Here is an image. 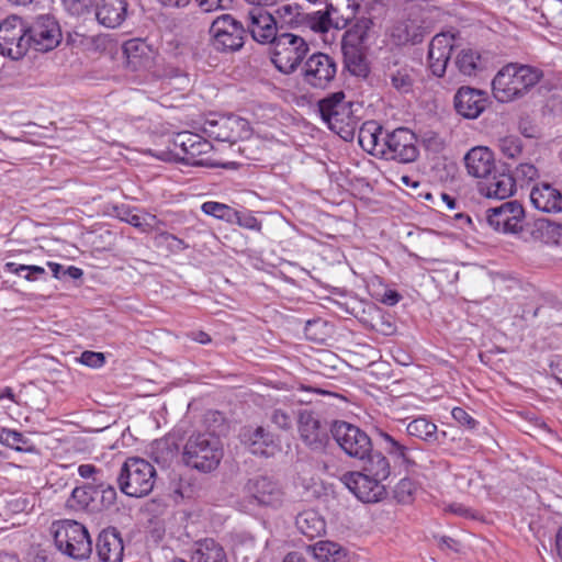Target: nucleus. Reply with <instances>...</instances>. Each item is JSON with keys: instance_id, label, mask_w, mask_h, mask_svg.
<instances>
[{"instance_id": "nucleus-1", "label": "nucleus", "mask_w": 562, "mask_h": 562, "mask_svg": "<svg viewBox=\"0 0 562 562\" xmlns=\"http://www.w3.org/2000/svg\"><path fill=\"white\" fill-rule=\"evenodd\" d=\"M358 140L363 150L385 160L409 164L419 155L416 135L406 127L386 132L376 122L369 121L361 126Z\"/></svg>"}, {"instance_id": "nucleus-2", "label": "nucleus", "mask_w": 562, "mask_h": 562, "mask_svg": "<svg viewBox=\"0 0 562 562\" xmlns=\"http://www.w3.org/2000/svg\"><path fill=\"white\" fill-rule=\"evenodd\" d=\"M543 77L541 69L529 66L508 64L494 77L492 89L499 102H510L524 97Z\"/></svg>"}, {"instance_id": "nucleus-3", "label": "nucleus", "mask_w": 562, "mask_h": 562, "mask_svg": "<svg viewBox=\"0 0 562 562\" xmlns=\"http://www.w3.org/2000/svg\"><path fill=\"white\" fill-rule=\"evenodd\" d=\"M222 458L221 440L211 432L192 434L183 447L182 459L186 465L201 472L216 469Z\"/></svg>"}, {"instance_id": "nucleus-4", "label": "nucleus", "mask_w": 562, "mask_h": 562, "mask_svg": "<svg viewBox=\"0 0 562 562\" xmlns=\"http://www.w3.org/2000/svg\"><path fill=\"white\" fill-rule=\"evenodd\" d=\"M54 543L63 554L82 560L92 552V541L87 528L72 519L56 520L50 526Z\"/></svg>"}, {"instance_id": "nucleus-5", "label": "nucleus", "mask_w": 562, "mask_h": 562, "mask_svg": "<svg viewBox=\"0 0 562 562\" xmlns=\"http://www.w3.org/2000/svg\"><path fill=\"white\" fill-rule=\"evenodd\" d=\"M318 109L323 121L328 127L338 134L344 140H352L358 120L353 115L352 104L346 101L342 91L331 93L318 102Z\"/></svg>"}, {"instance_id": "nucleus-6", "label": "nucleus", "mask_w": 562, "mask_h": 562, "mask_svg": "<svg viewBox=\"0 0 562 562\" xmlns=\"http://www.w3.org/2000/svg\"><path fill=\"white\" fill-rule=\"evenodd\" d=\"M424 10L416 4L406 5L393 20L387 35L396 46L416 45L429 34Z\"/></svg>"}, {"instance_id": "nucleus-7", "label": "nucleus", "mask_w": 562, "mask_h": 562, "mask_svg": "<svg viewBox=\"0 0 562 562\" xmlns=\"http://www.w3.org/2000/svg\"><path fill=\"white\" fill-rule=\"evenodd\" d=\"M156 482V470L145 459L128 458L122 465L117 477L120 490L131 497L148 495Z\"/></svg>"}, {"instance_id": "nucleus-8", "label": "nucleus", "mask_w": 562, "mask_h": 562, "mask_svg": "<svg viewBox=\"0 0 562 562\" xmlns=\"http://www.w3.org/2000/svg\"><path fill=\"white\" fill-rule=\"evenodd\" d=\"M272 46V63L284 74L296 70L310 50L305 38L293 33L279 34Z\"/></svg>"}, {"instance_id": "nucleus-9", "label": "nucleus", "mask_w": 562, "mask_h": 562, "mask_svg": "<svg viewBox=\"0 0 562 562\" xmlns=\"http://www.w3.org/2000/svg\"><path fill=\"white\" fill-rule=\"evenodd\" d=\"M244 493L250 504L272 509L280 508L285 498L282 484L267 474H258L248 479L244 486Z\"/></svg>"}, {"instance_id": "nucleus-10", "label": "nucleus", "mask_w": 562, "mask_h": 562, "mask_svg": "<svg viewBox=\"0 0 562 562\" xmlns=\"http://www.w3.org/2000/svg\"><path fill=\"white\" fill-rule=\"evenodd\" d=\"M213 45L221 52H236L244 46L246 29L231 14L218 15L211 24Z\"/></svg>"}, {"instance_id": "nucleus-11", "label": "nucleus", "mask_w": 562, "mask_h": 562, "mask_svg": "<svg viewBox=\"0 0 562 562\" xmlns=\"http://www.w3.org/2000/svg\"><path fill=\"white\" fill-rule=\"evenodd\" d=\"M331 434L338 446L351 458L364 460L372 450L368 434L347 422H335Z\"/></svg>"}, {"instance_id": "nucleus-12", "label": "nucleus", "mask_w": 562, "mask_h": 562, "mask_svg": "<svg viewBox=\"0 0 562 562\" xmlns=\"http://www.w3.org/2000/svg\"><path fill=\"white\" fill-rule=\"evenodd\" d=\"M30 48L26 26L19 16H9L0 24V54L13 60L21 59Z\"/></svg>"}, {"instance_id": "nucleus-13", "label": "nucleus", "mask_w": 562, "mask_h": 562, "mask_svg": "<svg viewBox=\"0 0 562 562\" xmlns=\"http://www.w3.org/2000/svg\"><path fill=\"white\" fill-rule=\"evenodd\" d=\"M337 64L324 53L312 54L302 66L303 81L312 88L326 89L335 79Z\"/></svg>"}, {"instance_id": "nucleus-14", "label": "nucleus", "mask_w": 562, "mask_h": 562, "mask_svg": "<svg viewBox=\"0 0 562 562\" xmlns=\"http://www.w3.org/2000/svg\"><path fill=\"white\" fill-rule=\"evenodd\" d=\"M486 222L496 232L518 233L522 229L525 210L517 201H508L486 210Z\"/></svg>"}, {"instance_id": "nucleus-15", "label": "nucleus", "mask_w": 562, "mask_h": 562, "mask_svg": "<svg viewBox=\"0 0 562 562\" xmlns=\"http://www.w3.org/2000/svg\"><path fill=\"white\" fill-rule=\"evenodd\" d=\"M246 32L251 38L262 45L273 44L279 36L274 16L263 8H251L244 15Z\"/></svg>"}, {"instance_id": "nucleus-16", "label": "nucleus", "mask_w": 562, "mask_h": 562, "mask_svg": "<svg viewBox=\"0 0 562 562\" xmlns=\"http://www.w3.org/2000/svg\"><path fill=\"white\" fill-rule=\"evenodd\" d=\"M30 47L37 52L54 49L61 41V32L57 21L49 15L38 16L30 27H26Z\"/></svg>"}, {"instance_id": "nucleus-17", "label": "nucleus", "mask_w": 562, "mask_h": 562, "mask_svg": "<svg viewBox=\"0 0 562 562\" xmlns=\"http://www.w3.org/2000/svg\"><path fill=\"white\" fill-rule=\"evenodd\" d=\"M341 481L363 503L380 502L386 494L383 481L358 471L345 473Z\"/></svg>"}, {"instance_id": "nucleus-18", "label": "nucleus", "mask_w": 562, "mask_h": 562, "mask_svg": "<svg viewBox=\"0 0 562 562\" xmlns=\"http://www.w3.org/2000/svg\"><path fill=\"white\" fill-rule=\"evenodd\" d=\"M177 157L187 165L203 166V155L212 150V145L202 136L191 133H178L172 140Z\"/></svg>"}, {"instance_id": "nucleus-19", "label": "nucleus", "mask_w": 562, "mask_h": 562, "mask_svg": "<svg viewBox=\"0 0 562 562\" xmlns=\"http://www.w3.org/2000/svg\"><path fill=\"white\" fill-rule=\"evenodd\" d=\"M204 132L216 140L235 143L248 133V122L237 115H222L207 119Z\"/></svg>"}, {"instance_id": "nucleus-20", "label": "nucleus", "mask_w": 562, "mask_h": 562, "mask_svg": "<svg viewBox=\"0 0 562 562\" xmlns=\"http://www.w3.org/2000/svg\"><path fill=\"white\" fill-rule=\"evenodd\" d=\"M456 36L446 32L432 37L428 47V67L432 75L442 77L446 74L447 65L454 48Z\"/></svg>"}, {"instance_id": "nucleus-21", "label": "nucleus", "mask_w": 562, "mask_h": 562, "mask_svg": "<svg viewBox=\"0 0 562 562\" xmlns=\"http://www.w3.org/2000/svg\"><path fill=\"white\" fill-rule=\"evenodd\" d=\"M241 441L252 454L265 458L273 457L281 450L279 439L262 426L245 429Z\"/></svg>"}, {"instance_id": "nucleus-22", "label": "nucleus", "mask_w": 562, "mask_h": 562, "mask_svg": "<svg viewBox=\"0 0 562 562\" xmlns=\"http://www.w3.org/2000/svg\"><path fill=\"white\" fill-rule=\"evenodd\" d=\"M453 103L460 115L467 119H476L487 105V94L475 88L461 87L454 94Z\"/></svg>"}, {"instance_id": "nucleus-23", "label": "nucleus", "mask_w": 562, "mask_h": 562, "mask_svg": "<svg viewBox=\"0 0 562 562\" xmlns=\"http://www.w3.org/2000/svg\"><path fill=\"white\" fill-rule=\"evenodd\" d=\"M530 202L535 209L549 214L562 213V192L549 182H538L530 190Z\"/></svg>"}, {"instance_id": "nucleus-24", "label": "nucleus", "mask_w": 562, "mask_h": 562, "mask_svg": "<svg viewBox=\"0 0 562 562\" xmlns=\"http://www.w3.org/2000/svg\"><path fill=\"white\" fill-rule=\"evenodd\" d=\"M97 553L100 562H123V539L115 527H108L99 533Z\"/></svg>"}, {"instance_id": "nucleus-25", "label": "nucleus", "mask_w": 562, "mask_h": 562, "mask_svg": "<svg viewBox=\"0 0 562 562\" xmlns=\"http://www.w3.org/2000/svg\"><path fill=\"white\" fill-rule=\"evenodd\" d=\"M515 188L513 175L506 171L491 173L479 184V191L482 195L499 200L513 195Z\"/></svg>"}, {"instance_id": "nucleus-26", "label": "nucleus", "mask_w": 562, "mask_h": 562, "mask_svg": "<svg viewBox=\"0 0 562 562\" xmlns=\"http://www.w3.org/2000/svg\"><path fill=\"white\" fill-rule=\"evenodd\" d=\"M123 53L126 65L133 71L147 69L153 65L154 50L140 38H132L124 43Z\"/></svg>"}, {"instance_id": "nucleus-27", "label": "nucleus", "mask_w": 562, "mask_h": 562, "mask_svg": "<svg viewBox=\"0 0 562 562\" xmlns=\"http://www.w3.org/2000/svg\"><path fill=\"white\" fill-rule=\"evenodd\" d=\"M468 173L474 178L485 179L495 168L493 153L487 147H473L464 156Z\"/></svg>"}, {"instance_id": "nucleus-28", "label": "nucleus", "mask_w": 562, "mask_h": 562, "mask_svg": "<svg viewBox=\"0 0 562 562\" xmlns=\"http://www.w3.org/2000/svg\"><path fill=\"white\" fill-rule=\"evenodd\" d=\"M126 13L125 0H100L95 9L98 22L109 29L120 26L126 19Z\"/></svg>"}, {"instance_id": "nucleus-29", "label": "nucleus", "mask_w": 562, "mask_h": 562, "mask_svg": "<svg viewBox=\"0 0 562 562\" xmlns=\"http://www.w3.org/2000/svg\"><path fill=\"white\" fill-rule=\"evenodd\" d=\"M299 432L301 439L312 449H321L326 438L319 420L311 412H302L299 416Z\"/></svg>"}, {"instance_id": "nucleus-30", "label": "nucleus", "mask_w": 562, "mask_h": 562, "mask_svg": "<svg viewBox=\"0 0 562 562\" xmlns=\"http://www.w3.org/2000/svg\"><path fill=\"white\" fill-rule=\"evenodd\" d=\"M361 0H326V8L335 21V29H345L357 16Z\"/></svg>"}, {"instance_id": "nucleus-31", "label": "nucleus", "mask_w": 562, "mask_h": 562, "mask_svg": "<svg viewBox=\"0 0 562 562\" xmlns=\"http://www.w3.org/2000/svg\"><path fill=\"white\" fill-rule=\"evenodd\" d=\"M406 431L411 437L418 438L426 443H440V436L446 437V431H438L437 425L425 416L417 417L406 425Z\"/></svg>"}, {"instance_id": "nucleus-32", "label": "nucleus", "mask_w": 562, "mask_h": 562, "mask_svg": "<svg viewBox=\"0 0 562 562\" xmlns=\"http://www.w3.org/2000/svg\"><path fill=\"white\" fill-rule=\"evenodd\" d=\"M307 552L317 562H349L347 550L333 541H318L308 546Z\"/></svg>"}, {"instance_id": "nucleus-33", "label": "nucleus", "mask_w": 562, "mask_h": 562, "mask_svg": "<svg viewBox=\"0 0 562 562\" xmlns=\"http://www.w3.org/2000/svg\"><path fill=\"white\" fill-rule=\"evenodd\" d=\"M373 26V21L370 16H360L356 19L352 26L346 31L342 38V48L347 55V48H357L363 45L368 40Z\"/></svg>"}, {"instance_id": "nucleus-34", "label": "nucleus", "mask_w": 562, "mask_h": 562, "mask_svg": "<svg viewBox=\"0 0 562 562\" xmlns=\"http://www.w3.org/2000/svg\"><path fill=\"white\" fill-rule=\"evenodd\" d=\"M191 562H227L224 549L213 539H205L196 543Z\"/></svg>"}, {"instance_id": "nucleus-35", "label": "nucleus", "mask_w": 562, "mask_h": 562, "mask_svg": "<svg viewBox=\"0 0 562 562\" xmlns=\"http://www.w3.org/2000/svg\"><path fill=\"white\" fill-rule=\"evenodd\" d=\"M453 65L463 76H476L482 70V60L479 52L464 47L460 49L453 59Z\"/></svg>"}, {"instance_id": "nucleus-36", "label": "nucleus", "mask_w": 562, "mask_h": 562, "mask_svg": "<svg viewBox=\"0 0 562 562\" xmlns=\"http://www.w3.org/2000/svg\"><path fill=\"white\" fill-rule=\"evenodd\" d=\"M364 464L360 471L363 474L385 481L391 473V465L387 458L381 451H373L363 460Z\"/></svg>"}, {"instance_id": "nucleus-37", "label": "nucleus", "mask_w": 562, "mask_h": 562, "mask_svg": "<svg viewBox=\"0 0 562 562\" xmlns=\"http://www.w3.org/2000/svg\"><path fill=\"white\" fill-rule=\"evenodd\" d=\"M376 436L380 439L381 448L394 460H398L402 463L413 462L409 454L411 449L407 446L382 429H376Z\"/></svg>"}, {"instance_id": "nucleus-38", "label": "nucleus", "mask_w": 562, "mask_h": 562, "mask_svg": "<svg viewBox=\"0 0 562 562\" xmlns=\"http://www.w3.org/2000/svg\"><path fill=\"white\" fill-rule=\"evenodd\" d=\"M295 525L301 533L308 538L321 536L325 531L324 519L314 510H304L295 519Z\"/></svg>"}, {"instance_id": "nucleus-39", "label": "nucleus", "mask_w": 562, "mask_h": 562, "mask_svg": "<svg viewBox=\"0 0 562 562\" xmlns=\"http://www.w3.org/2000/svg\"><path fill=\"white\" fill-rule=\"evenodd\" d=\"M387 82L400 93H408L414 86L413 70L408 66H395L385 72Z\"/></svg>"}, {"instance_id": "nucleus-40", "label": "nucleus", "mask_w": 562, "mask_h": 562, "mask_svg": "<svg viewBox=\"0 0 562 562\" xmlns=\"http://www.w3.org/2000/svg\"><path fill=\"white\" fill-rule=\"evenodd\" d=\"M535 227L546 244H559L562 240V225L557 222L539 218L535 222Z\"/></svg>"}, {"instance_id": "nucleus-41", "label": "nucleus", "mask_w": 562, "mask_h": 562, "mask_svg": "<svg viewBox=\"0 0 562 562\" xmlns=\"http://www.w3.org/2000/svg\"><path fill=\"white\" fill-rule=\"evenodd\" d=\"M201 210L204 214L211 215L215 218L226 221L228 223H234L235 217L237 216V211L227 204L207 201L204 202L201 206Z\"/></svg>"}, {"instance_id": "nucleus-42", "label": "nucleus", "mask_w": 562, "mask_h": 562, "mask_svg": "<svg viewBox=\"0 0 562 562\" xmlns=\"http://www.w3.org/2000/svg\"><path fill=\"white\" fill-rule=\"evenodd\" d=\"M306 20L310 29L316 33H326L331 26L335 27V21L327 9L307 14Z\"/></svg>"}, {"instance_id": "nucleus-43", "label": "nucleus", "mask_w": 562, "mask_h": 562, "mask_svg": "<svg viewBox=\"0 0 562 562\" xmlns=\"http://www.w3.org/2000/svg\"><path fill=\"white\" fill-rule=\"evenodd\" d=\"M276 13L279 19L290 26L299 25L303 21L302 8L295 2L281 4L276 10Z\"/></svg>"}, {"instance_id": "nucleus-44", "label": "nucleus", "mask_w": 562, "mask_h": 562, "mask_svg": "<svg viewBox=\"0 0 562 562\" xmlns=\"http://www.w3.org/2000/svg\"><path fill=\"white\" fill-rule=\"evenodd\" d=\"M3 271L18 276H22V272H26L23 278L27 281H36L41 276L45 274V269L43 267L19 265L15 262H7L3 266Z\"/></svg>"}, {"instance_id": "nucleus-45", "label": "nucleus", "mask_w": 562, "mask_h": 562, "mask_svg": "<svg viewBox=\"0 0 562 562\" xmlns=\"http://www.w3.org/2000/svg\"><path fill=\"white\" fill-rule=\"evenodd\" d=\"M128 224L138 228L143 233L150 232L157 223L156 215L144 213V214H132L128 213L124 218Z\"/></svg>"}, {"instance_id": "nucleus-46", "label": "nucleus", "mask_w": 562, "mask_h": 562, "mask_svg": "<svg viewBox=\"0 0 562 562\" xmlns=\"http://www.w3.org/2000/svg\"><path fill=\"white\" fill-rule=\"evenodd\" d=\"M27 442L24 435L18 430L1 428L0 429V443L15 449L16 451H22V447L20 445H25Z\"/></svg>"}, {"instance_id": "nucleus-47", "label": "nucleus", "mask_w": 562, "mask_h": 562, "mask_svg": "<svg viewBox=\"0 0 562 562\" xmlns=\"http://www.w3.org/2000/svg\"><path fill=\"white\" fill-rule=\"evenodd\" d=\"M499 150L508 158H516L522 150L521 142L518 137L507 136L499 140Z\"/></svg>"}, {"instance_id": "nucleus-48", "label": "nucleus", "mask_w": 562, "mask_h": 562, "mask_svg": "<svg viewBox=\"0 0 562 562\" xmlns=\"http://www.w3.org/2000/svg\"><path fill=\"white\" fill-rule=\"evenodd\" d=\"M515 179V183L517 181H520L522 183H528L530 181H533L538 179L539 171L537 167L529 162L520 164L515 169V176H513Z\"/></svg>"}, {"instance_id": "nucleus-49", "label": "nucleus", "mask_w": 562, "mask_h": 562, "mask_svg": "<svg viewBox=\"0 0 562 562\" xmlns=\"http://www.w3.org/2000/svg\"><path fill=\"white\" fill-rule=\"evenodd\" d=\"M66 10L77 16L91 12L93 0H64Z\"/></svg>"}, {"instance_id": "nucleus-50", "label": "nucleus", "mask_w": 562, "mask_h": 562, "mask_svg": "<svg viewBox=\"0 0 562 562\" xmlns=\"http://www.w3.org/2000/svg\"><path fill=\"white\" fill-rule=\"evenodd\" d=\"M93 497L91 490L86 486L75 487L71 492V501H74L78 508H87L92 502Z\"/></svg>"}, {"instance_id": "nucleus-51", "label": "nucleus", "mask_w": 562, "mask_h": 562, "mask_svg": "<svg viewBox=\"0 0 562 562\" xmlns=\"http://www.w3.org/2000/svg\"><path fill=\"white\" fill-rule=\"evenodd\" d=\"M234 223H237L243 228L255 232H260L262 228L261 222L249 212L240 213L237 211V216L235 217Z\"/></svg>"}, {"instance_id": "nucleus-52", "label": "nucleus", "mask_w": 562, "mask_h": 562, "mask_svg": "<svg viewBox=\"0 0 562 562\" xmlns=\"http://www.w3.org/2000/svg\"><path fill=\"white\" fill-rule=\"evenodd\" d=\"M203 12L226 10L232 5L233 0H195Z\"/></svg>"}, {"instance_id": "nucleus-53", "label": "nucleus", "mask_w": 562, "mask_h": 562, "mask_svg": "<svg viewBox=\"0 0 562 562\" xmlns=\"http://www.w3.org/2000/svg\"><path fill=\"white\" fill-rule=\"evenodd\" d=\"M451 415L457 423L467 427L468 429H474L477 425V422L461 407H454L451 411Z\"/></svg>"}, {"instance_id": "nucleus-54", "label": "nucleus", "mask_w": 562, "mask_h": 562, "mask_svg": "<svg viewBox=\"0 0 562 562\" xmlns=\"http://www.w3.org/2000/svg\"><path fill=\"white\" fill-rule=\"evenodd\" d=\"M80 362L90 368H100L104 364L105 358L102 352L87 350L81 353Z\"/></svg>"}, {"instance_id": "nucleus-55", "label": "nucleus", "mask_w": 562, "mask_h": 562, "mask_svg": "<svg viewBox=\"0 0 562 562\" xmlns=\"http://www.w3.org/2000/svg\"><path fill=\"white\" fill-rule=\"evenodd\" d=\"M158 238L161 243H165L172 251H181L188 248V245L177 236L164 232L159 234Z\"/></svg>"}, {"instance_id": "nucleus-56", "label": "nucleus", "mask_w": 562, "mask_h": 562, "mask_svg": "<svg viewBox=\"0 0 562 562\" xmlns=\"http://www.w3.org/2000/svg\"><path fill=\"white\" fill-rule=\"evenodd\" d=\"M271 422L281 429H289L292 425L291 416L282 409H274L272 412Z\"/></svg>"}, {"instance_id": "nucleus-57", "label": "nucleus", "mask_w": 562, "mask_h": 562, "mask_svg": "<svg viewBox=\"0 0 562 562\" xmlns=\"http://www.w3.org/2000/svg\"><path fill=\"white\" fill-rule=\"evenodd\" d=\"M100 472L99 469H97L93 464H81L78 467V474L82 479H90L92 477L94 482H98L95 477H93L94 474Z\"/></svg>"}, {"instance_id": "nucleus-58", "label": "nucleus", "mask_w": 562, "mask_h": 562, "mask_svg": "<svg viewBox=\"0 0 562 562\" xmlns=\"http://www.w3.org/2000/svg\"><path fill=\"white\" fill-rule=\"evenodd\" d=\"M519 131L526 137L531 138L536 136V128L528 121L521 120L519 122Z\"/></svg>"}, {"instance_id": "nucleus-59", "label": "nucleus", "mask_w": 562, "mask_h": 562, "mask_svg": "<svg viewBox=\"0 0 562 562\" xmlns=\"http://www.w3.org/2000/svg\"><path fill=\"white\" fill-rule=\"evenodd\" d=\"M161 5L166 8H186L191 0H157Z\"/></svg>"}, {"instance_id": "nucleus-60", "label": "nucleus", "mask_w": 562, "mask_h": 562, "mask_svg": "<svg viewBox=\"0 0 562 562\" xmlns=\"http://www.w3.org/2000/svg\"><path fill=\"white\" fill-rule=\"evenodd\" d=\"M401 295L396 291H387L384 293L383 303L393 306L398 303Z\"/></svg>"}, {"instance_id": "nucleus-61", "label": "nucleus", "mask_w": 562, "mask_h": 562, "mask_svg": "<svg viewBox=\"0 0 562 562\" xmlns=\"http://www.w3.org/2000/svg\"><path fill=\"white\" fill-rule=\"evenodd\" d=\"M412 482L409 480H402L396 486V494L400 496L402 493H407V496L412 493Z\"/></svg>"}, {"instance_id": "nucleus-62", "label": "nucleus", "mask_w": 562, "mask_h": 562, "mask_svg": "<svg viewBox=\"0 0 562 562\" xmlns=\"http://www.w3.org/2000/svg\"><path fill=\"white\" fill-rule=\"evenodd\" d=\"M4 398L9 400L12 403L19 404V401H18L12 387H10V386H5L4 389H2L0 391V401L4 400Z\"/></svg>"}, {"instance_id": "nucleus-63", "label": "nucleus", "mask_w": 562, "mask_h": 562, "mask_svg": "<svg viewBox=\"0 0 562 562\" xmlns=\"http://www.w3.org/2000/svg\"><path fill=\"white\" fill-rule=\"evenodd\" d=\"M555 551L560 560L562 561V527L558 529L555 535Z\"/></svg>"}, {"instance_id": "nucleus-64", "label": "nucleus", "mask_w": 562, "mask_h": 562, "mask_svg": "<svg viewBox=\"0 0 562 562\" xmlns=\"http://www.w3.org/2000/svg\"><path fill=\"white\" fill-rule=\"evenodd\" d=\"M283 562H306L305 559L297 552L288 553Z\"/></svg>"}]
</instances>
